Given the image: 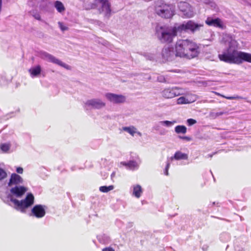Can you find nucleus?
Masks as SVG:
<instances>
[{
	"label": "nucleus",
	"mask_w": 251,
	"mask_h": 251,
	"mask_svg": "<svg viewBox=\"0 0 251 251\" xmlns=\"http://www.w3.org/2000/svg\"><path fill=\"white\" fill-rule=\"evenodd\" d=\"M58 25H59V27H60V29L62 31H65V30H68V28L67 27H66V26L64 25L62 23L59 22Z\"/></svg>",
	"instance_id": "7c9ffc66"
},
{
	"label": "nucleus",
	"mask_w": 251,
	"mask_h": 251,
	"mask_svg": "<svg viewBox=\"0 0 251 251\" xmlns=\"http://www.w3.org/2000/svg\"><path fill=\"white\" fill-rule=\"evenodd\" d=\"M29 72L32 76H36L40 74L41 68L40 65H37L34 68H31Z\"/></svg>",
	"instance_id": "aec40b11"
},
{
	"label": "nucleus",
	"mask_w": 251,
	"mask_h": 251,
	"mask_svg": "<svg viewBox=\"0 0 251 251\" xmlns=\"http://www.w3.org/2000/svg\"><path fill=\"white\" fill-rule=\"evenodd\" d=\"M106 98L110 101L115 103H124L126 101V97L122 95H117L113 93H107Z\"/></svg>",
	"instance_id": "9b49d317"
},
{
	"label": "nucleus",
	"mask_w": 251,
	"mask_h": 251,
	"mask_svg": "<svg viewBox=\"0 0 251 251\" xmlns=\"http://www.w3.org/2000/svg\"><path fill=\"white\" fill-rule=\"evenodd\" d=\"M187 102V100L184 97H181L177 100V103L178 104H185Z\"/></svg>",
	"instance_id": "bb28decb"
},
{
	"label": "nucleus",
	"mask_w": 251,
	"mask_h": 251,
	"mask_svg": "<svg viewBox=\"0 0 251 251\" xmlns=\"http://www.w3.org/2000/svg\"><path fill=\"white\" fill-rule=\"evenodd\" d=\"M176 123V122L175 121H164L162 122V123L167 126H171Z\"/></svg>",
	"instance_id": "c85d7f7f"
},
{
	"label": "nucleus",
	"mask_w": 251,
	"mask_h": 251,
	"mask_svg": "<svg viewBox=\"0 0 251 251\" xmlns=\"http://www.w3.org/2000/svg\"><path fill=\"white\" fill-rule=\"evenodd\" d=\"M175 130L177 134H185L187 132V128L184 126L179 125L175 127Z\"/></svg>",
	"instance_id": "412c9836"
},
{
	"label": "nucleus",
	"mask_w": 251,
	"mask_h": 251,
	"mask_svg": "<svg viewBox=\"0 0 251 251\" xmlns=\"http://www.w3.org/2000/svg\"><path fill=\"white\" fill-rule=\"evenodd\" d=\"M225 98L227 99V100H235V99H240L241 97H239L238 96H233V97H225Z\"/></svg>",
	"instance_id": "2f4dec72"
},
{
	"label": "nucleus",
	"mask_w": 251,
	"mask_h": 251,
	"mask_svg": "<svg viewBox=\"0 0 251 251\" xmlns=\"http://www.w3.org/2000/svg\"><path fill=\"white\" fill-rule=\"evenodd\" d=\"M199 46L193 41L189 39H180L175 45L176 56L191 59L197 57L200 53Z\"/></svg>",
	"instance_id": "f03ea898"
},
{
	"label": "nucleus",
	"mask_w": 251,
	"mask_h": 251,
	"mask_svg": "<svg viewBox=\"0 0 251 251\" xmlns=\"http://www.w3.org/2000/svg\"><path fill=\"white\" fill-rule=\"evenodd\" d=\"M34 17H35V18L38 20H41V17L40 16V15L39 14H37V15H35L34 16Z\"/></svg>",
	"instance_id": "e433bc0d"
},
{
	"label": "nucleus",
	"mask_w": 251,
	"mask_h": 251,
	"mask_svg": "<svg viewBox=\"0 0 251 251\" xmlns=\"http://www.w3.org/2000/svg\"><path fill=\"white\" fill-rule=\"evenodd\" d=\"M173 49L172 48H164L162 50V57L168 60L173 54Z\"/></svg>",
	"instance_id": "a211bd4d"
},
{
	"label": "nucleus",
	"mask_w": 251,
	"mask_h": 251,
	"mask_svg": "<svg viewBox=\"0 0 251 251\" xmlns=\"http://www.w3.org/2000/svg\"><path fill=\"white\" fill-rule=\"evenodd\" d=\"M143 193L141 186L140 185H136L133 186V195L136 198H139Z\"/></svg>",
	"instance_id": "6ab92c4d"
},
{
	"label": "nucleus",
	"mask_w": 251,
	"mask_h": 251,
	"mask_svg": "<svg viewBox=\"0 0 251 251\" xmlns=\"http://www.w3.org/2000/svg\"><path fill=\"white\" fill-rule=\"evenodd\" d=\"M155 34L161 43H171L176 36L177 31L176 27L157 25L155 28Z\"/></svg>",
	"instance_id": "7ed1b4c3"
},
{
	"label": "nucleus",
	"mask_w": 251,
	"mask_h": 251,
	"mask_svg": "<svg viewBox=\"0 0 251 251\" xmlns=\"http://www.w3.org/2000/svg\"><path fill=\"white\" fill-rule=\"evenodd\" d=\"M31 214L37 218H41L46 214L45 206L41 204L35 205L31 209Z\"/></svg>",
	"instance_id": "9d476101"
},
{
	"label": "nucleus",
	"mask_w": 251,
	"mask_h": 251,
	"mask_svg": "<svg viewBox=\"0 0 251 251\" xmlns=\"http://www.w3.org/2000/svg\"><path fill=\"white\" fill-rule=\"evenodd\" d=\"M16 172L18 174H22L23 173V169L22 167H19L17 168Z\"/></svg>",
	"instance_id": "72a5a7b5"
},
{
	"label": "nucleus",
	"mask_w": 251,
	"mask_h": 251,
	"mask_svg": "<svg viewBox=\"0 0 251 251\" xmlns=\"http://www.w3.org/2000/svg\"><path fill=\"white\" fill-rule=\"evenodd\" d=\"M179 10L183 13L185 18H191L194 15L192 6L187 2H180L178 4Z\"/></svg>",
	"instance_id": "1a4fd4ad"
},
{
	"label": "nucleus",
	"mask_w": 251,
	"mask_h": 251,
	"mask_svg": "<svg viewBox=\"0 0 251 251\" xmlns=\"http://www.w3.org/2000/svg\"><path fill=\"white\" fill-rule=\"evenodd\" d=\"M124 165L128 167L130 169H134L138 167V164L135 161H129L128 162H122Z\"/></svg>",
	"instance_id": "4be33fe9"
},
{
	"label": "nucleus",
	"mask_w": 251,
	"mask_h": 251,
	"mask_svg": "<svg viewBox=\"0 0 251 251\" xmlns=\"http://www.w3.org/2000/svg\"><path fill=\"white\" fill-rule=\"evenodd\" d=\"M102 251H115V250L112 248L107 247L103 249Z\"/></svg>",
	"instance_id": "f704fd0d"
},
{
	"label": "nucleus",
	"mask_w": 251,
	"mask_h": 251,
	"mask_svg": "<svg viewBox=\"0 0 251 251\" xmlns=\"http://www.w3.org/2000/svg\"><path fill=\"white\" fill-rule=\"evenodd\" d=\"M85 104L96 109H100L105 106V103L99 99H92L87 100Z\"/></svg>",
	"instance_id": "ddd939ff"
},
{
	"label": "nucleus",
	"mask_w": 251,
	"mask_h": 251,
	"mask_svg": "<svg viewBox=\"0 0 251 251\" xmlns=\"http://www.w3.org/2000/svg\"><path fill=\"white\" fill-rule=\"evenodd\" d=\"M26 188L24 186H15L10 189V192L17 197L22 196L26 191Z\"/></svg>",
	"instance_id": "dca6fc26"
},
{
	"label": "nucleus",
	"mask_w": 251,
	"mask_h": 251,
	"mask_svg": "<svg viewBox=\"0 0 251 251\" xmlns=\"http://www.w3.org/2000/svg\"><path fill=\"white\" fill-rule=\"evenodd\" d=\"M9 145L7 144H2L0 146L1 150L4 152L8 151L9 150Z\"/></svg>",
	"instance_id": "cd10ccee"
},
{
	"label": "nucleus",
	"mask_w": 251,
	"mask_h": 251,
	"mask_svg": "<svg viewBox=\"0 0 251 251\" xmlns=\"http://www.w3.org/2000/svg\"><path fill=\"white\" fill-rule=\"evenodd\" d=\"M155 13L164 19L172 18L175 14V6L172 4L162 3L155 7Z\"/></svg>",
	"instance_id": "20e7f679"
},
{
	"label": "nucleus",
	"mask_w": 251,
	"mask_h": 251,
	"mask_svg": "<svg viewBox=\"0 0 251 251\" xmlns=\"http://www.w3.org/2000/svg\"><path fill=\"white\" fill-rule=\"evenodd\" d=\"M162 97L164 99H172L181 95L180 89L177 87H169L164 89L161 92Z\"/></svg>",
	"instance_id": "0eeeda50"
},
{
	"label": "nucleus",
	"mask_w": 251,
	"mask_h": 251,
	"mask_svg": "<svg viewBox=\"0 0 251 251\" xmlns=\"http://www.w3.org/2000/svg\"><path fill=\"white\" fill-rule=\"evenodd\" d=\"M188 125L190 126L196 123V121L193 119H189L187 120Z\"/></svg>",
	"instance_id": "c756f323"
},
{
	"label": "nucleus",
	"mask_w": 251,
	"mask_h": 251,
	"mask_svg": "<svg viewBox=\"0 0 251 251\" xmlns=\"http://www.w3.org/2000/svg\"><path fill=\"white\" fill-rule=\"evenodd\" d=\"M202 25L195 23L193 21L190 20L186 23H183L178 27V29L180 31L190 30L192 32L199 30Z\"/></svg>",
	"instance_id": "6e6552de"
},
{
	"label": "nucleus",
	"mask_w": 251,
	"mask_h": 251,
	"mask_svg": "<svg viewBox=\"0 0 251 251\" xmlns=\"http://www.w3.org/2000/svg\"><path fill=\"white\" fill-rule=\"evenodd\" d=\"M34 197L31 193H28L24 200L19 201L17 199H11L13 202L15 208L17 210H20L22 212H25V209L31 206L34 203Z\"/></svg>",
	"instance_id": "39448f33"
},
{
	"label": "nucleus",
	"mask_w": 251,
	"mask_h": 251,
	"mask_svg": "<svg viewBox=\"0 0 251 251\" xmlns=\"http://www.w3.org/2000/svg\"><path fill=\"white\" fill-rule=\"evenodd\" d=\"M114 189L113 185H110L109 186H102L100 187V191L103 193H107Z\"/></svg>",
	"instance_id": "393cba45"
},
{
	"label": "nucleus",
	"mask_w": 251,
	"mask_h": 251,
	"mask_svg": "<svg viewBox=\"0 0 251 251\" xmlns=\"http://www.w3.org/2000/svg\"><path fill=\"white\" fill-rule=\"evenodd\" d=\"M188 158V154L186 153H182L180 151H177L175 153L173 156L171 157V160L174 159L179 160H187Z\"/></svg>",
	"instance_id": "f3484780"
},
{
	"label": "nucleus",
	"mask_w": 251,
	"mask_h": 251,
	"mask_svg": "<svg viewBox=\"0 0 251 251\" xmlns=\"http://www.w3.org/2000/svg\"><path fill=\"white\" fill-rule=\"evenodd\" d=\"M216 94H217V95H220V94H219V93H216Z\"/></svg>",
	"instance_id": "4c0bfd02"
},
{
	"label": "nucleus",
	"mask_w": 251,
	"mask_h": 251,
	"mask_svg": "<svg viewBox=\"0 0 251 251\" xmlns=\"http://www.w3.org/2000/svg\"><path fill=\"white\" fill-rule=\"evenodd\" d=\"M205 23L209 26H213L220 28L223 27L222 22L219 18L212 19L210 17H208L205 21Z\"/></svg>",
	"instance_id": "2eb2a0df"
},
{
	"label": "nucleus",
	"mask_w": 251,
	"mask_h": 251,
	"mask_svg": "<svg viewBox=\"0 0 251 251\" xmlns=\"http://www.w3.org/2000/svg\"><path fill=\"white\" fill-rule=\"evenodd\" d=\"M23 182V179L20 176L16 173H13L11 175L8 185L9 186L16 185L22 183Z\"/></svg>",
	"instance_id": "4468645a"
},
{
	"label": "nucleus",
	"mask_w": 251,
	"mask_h": 251,
	"mask_svg": "<svg viewBox=\"0 0 251 251\" xmlns=\"http://www.w3.org/2000/svg\"><path fill=\"white\" fill-rule=\"evenodd\" d=\"M7 173L4 170L0 168V180H3L7 177Z\"/></svg>",
	"instance_id": "a878e982"
},
{
	"label": "nucleus",
	"mask_w": 251,
	"mask_h": 251,
	"mask_svg": "<svg viewBox=\"0 0 251 251\" xmlns=\"http://www.w3.org/2000/svg\"><path fill=\"white\" fill-rule=\"evenodd\" d=\"M123 129L124 131L128 132L132 136H133L136 132V128L134 126L124 127Z\"/></svg>",
	"instance_id": "b1692460"
},
{
	"label": "nucleus",
	"mask_w": 251,
	"mask_h": 251,
	"mask_svg": "<svg viewBox=\"0 0 251 251\" xmlns=\"http://www.w3.org/2000/svg\"><path fill=\"white\" fill-rule=\"evenodd\" d=\"M179 138L180 139H183V140H186L187 141H190L191 138L187 136H179Z\"/></svg>",
	"instance_id": "c9c22d12"
},
{
	"label": "nucleus",
	"mask_w": 251,
	"mask_h": 251,
	"mask_svg": "<svg viewBox=\"0 0 251 251\" xmlns=\"http://www.w3.org/2000/svg\"><path fill=\"white\" fill-rule=\"evenodd\" d=\"M237 46V42L231 39L227 50L218 55L219 59L230 64H240L244 61L251 62V54L238 50Z\"/></svg>",
	"instance_id": "f257e3e1"
},
{
	"label": "nucleus",
	"mask_w": 251,
	"mask_h": 251,
	"mask_svg": "<svg viewBox=\"0 0 251 251\" xmlns=\"http://www.w3.org/2000/svg\"><path fill=\"white\" fill-rule=\"evenodd\" d=\"M92 7L97 8L99 13H103L106 18H109L111 15V3L108 0H95Z\"/></svg>",
	"instance_id": "423d86ee"
},
{
	"label": "nucleus",
	"mask_w": 251,
	"mask_h": 251,
	"mask_svg": "<svg viewBox=\"0 0 251 251\" xmlns=\"http://www.w3.org/2000/svg\"><path fill=\"white\" fill-rule=\"evenodd\" d=\"M55 7L59 12H62L65 10V7L63 3L60 1L57 0L55 1Z\"/></svg>",
	"instance_id": "5701e85b"
},
{
	"label": "nucleus",
	"mask_w": 251,
	"mask_h": 251,
	"mask_svg": "<svg viewBox=\"0 0 251 251\" xmlns=\"http://www.w3.org/2000/svg\"><path fill=\"white\" fill-rule=\"evenodd\" d=\"M170 163L168 162L167 163V165H166V168H165V174L167 176H168V174H169L168 170H169V168L170 167Z\"/></svg>",
	"instance_id": "473e14b6"
},
{
	"label": "nucleus",
	"mask_w": 251,
	"mask_h": 251,
	"mask_svg": "<svg viewBox=\"0 0 251 251\" xmlns=\"http://www.w3.org/2000/svg\"><path fill=\"white\" fill-rule=\"evenodd\" d=\"M43 55L45 59H48L50 61L62 66L68 70L70 69V67L69 65L63 63L61 61L56 58L53 55L47 52H44Z\"/></svg>",
	"instance_id": "f8f14e48"
}]
</instances>
